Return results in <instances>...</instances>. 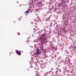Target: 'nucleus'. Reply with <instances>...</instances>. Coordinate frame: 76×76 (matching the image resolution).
I'll use <instances>...</instances> for the list:
<instances>
[{
	"label": "nucleus",
	"instance_id": "1",
	"mask_svg": "<svg viewBox=\"0 0 76 76\" xmlns=\"http://www.w3.org/2000/svg\"><path fill=\"white\" fill-rule=\"evenodd\" d=\"M42 43H47V37H45V34H42V36L39 39Z\"/></svg>",
	"mask_w": 76,
	"mask_h": 76
},
{
	"label": "nucleus",
	"instance_id": "2",
	"mask_svg": "<svg viewBox=\"0 0 76 76\" xmlns=\"http://www.w3.org/2000/svg\"><path fill=\"white\" fill-rule=\"evenodd\" d=\"M36 51L37 53V54H41V51H40V50H39V49H37L36 50Z\"/></svg>",
	"mask_w": 76,
	"mask_h": 76
},
{
	"label": "nucleus",
	"instance_id": "3",
	"mask_svg": "<svg viewBox=\"0 0 76 76\" xmlns=\"http://www.w3.org/2000/svg\"><path fill=\"white\" fill-rule=\"evenodd\" d=\"M16 53L17 54H18V55H19V56H20V55H21V53L20 52V51H18V50L16 51Z\"/></svg>",
	"mask_w": 76,
	"mask_h": 76
},
{
	"label": "nucleus",
	"instance_id": "4",
	"mask_svg": "<svg viewBox=\"0 0 76 76\" xmlns=\"http://www.w3.org/2000/svg\"><path fill=\"white\" fill-rule=\"evenodd\" d=\"M37 4L38 6H41V5L42 4V3L41 1H39L37 2Z\"/></svg>",
	"mask_w": 76,
	"mask_h": 76
},
{
	"label": "nucleus",
	"instance_id": "5",
	"mask_svg": "<svg viewBox=\"0 0 76 76\" xmlns=\"http://www.w3.org/2000/svg\"><path fill=\"white\" fill-rule=\"evenodd\" d=\"M30 12L29 11V10H28L27 11L25 12L24 13H26V14H29Z\"/></svg>",
	"mask_w": 76,
	"mask_h": 76
},
{
	"label": "nucleus",
	"instance_id": "6",
	"mask_svg": "<svg viewBox=\"0 0 76 76\" xmlns=\"http://www.w3.org/2000/svg\"><path fill=\"white\" fill-rule=\"evenodd\" d=\"M65 0H63L62 1H61V4H64V3H65Z\"/></svg>",
	"mask_w": 76,
	"mask_h": 76
},
{
	"label": "nucleus",
	"instance_id": "7",
	"mask_svg": "<svg viewBox=\"0 0 76 76\" xmlns=\"http://www.w3.org/2000/svg\"><path fill=\"white\" fill-rule=\"evenodd\" d=\"M58 6H60V7H61V3L59 4H58Z\"/></svg>",
	"mask_w": 76,
	"mask_h": 76
},
{
	"label": "nucleus",
	"instance_id": "8",
	"mask_svg": "<svg viewBox=\"0 0 76 76\" xmlns=\"http://www.w3.org/2000/svg\"><path fill=\"white\" fill-rule=\"evenodd\" d=\"M42 66H43V64H41V67H42Z\"/></svg>",
	"mask_w": 76,
	"mask_h": 76
},
{
	"label": "nucleus",
	"instance_id": "9",
	"mask_svg": "<svg viewBox=\"0 0 76 76\" xmlns=\"http://www.w3.org/2000/svg\"><path fill=\"white\" fill-rule=\"evenodd\" d=\"M58 70H57V71H56V74H57V73H58Z\"/></svg>",
	"mask_w": 76,
	"mask_h": 76
},
{
	"label": "nucleus",
	"instance_id": "10",
	"mask_svg": "<svg viewBox=\"0 0 76 76\" xmlns=\"http://www.w3.org/2000/svg\"><path fill=\"white\" fill-rule=\"evenodd\" d=\"M39 74L38 73H37L36 74V75L37 76H39L38 75V74Z\"/></svg>",
	"mask_w": 76,
	"mask_h": 76
},
{
	"label": "nucleus",
	"instance_id": "11",
	"mask_svg": "<svg viewBox=\"0 0 76 76\" xmlns=\"http://www.w3.org/2000/svg\"><path fill=\"white\" fill-rule=\"evenodd\" d=\"M76 48V46H75V47H74V48L75 49V48Z\"/></svg>",
	"mask_w": 76,
	"mask_h": 76
},
{
	"label": "nucleus",
	"instance_id": "12",
	"mask_svg": "<svg viewBox=\"0 0 76 76\" xmlns=\"http://www.w3.org/2000/svg\"><path fill=\"white\" fill-rule=\"evenodd\" d=\"M50 72H52V71L49 72V73H50Z\"/></svg>",
	"mask_w": 76,
	"mask_h": 76
},
{
	"label": "nucleus",
	"instance_id": "13",
	"mask_svg": "<svg viewBox=\"0 0 76 76\" xmlns=\"http://www.w3.org/2000/svg\"><path fill=\"white\" fill-rule=\"evenodd\" d=\"M50 9L51 10H52V9H53V8H50Z\"/></svg>",
	"mask_w": 76,
	"mask_h": 76
},
{
	"label": "nucleus",
	"instance_id": "14",
	"mask_svg": "<svg viewBox=\"0 0 76 76\" xmlns=\"http://www.w3.org/2000/svg\"><path fill=\"white\" fill-rule=\"evenodd\" d=\"M57 69V70H58V68H57V69Z\"/></svg>",
	"mask_w": 76,
	"mask_h": 76
},
{
	"label": "nucleus",
	"instance_id": "15",
	"mask_svg": "<svg viewBox=\"0 0 76 76\" xmlns=\"http://www.w3.org/2000/svg\"><path fill=\"white\" fill-rule=\"evenodd\" d=\"M62 30H64V28H63Z\"/></svg>",
	"mask_w": 76,
	"mask_h": 76
},
{
	"label": "nucleus",
	"instance_id": "16",
	"mask_svg": "<svg viewBox=\"0 0 76 76\" xmlns=\"http://www.w3.org/2000/svg\"><path fill=\"white\" fill-rule=\"evenodd\" d=\"M55 57H56V56H55Z\"/></svg>",
	"mask_w": 76,
	"mask_h": 76
},
{
	"label": "nucleus",
	"instance_id": "17",
	"mask_svg": "<svg viewBox=\"0 0 76 76\" xmlns=\"http://www.w3.org/2000/svg\"><path fill=\"white\" fill-rule=\"evenodd\" d=\"M51 48H53V47H51Z\"/></svg>",
	"mask_w": 76,
	"mask_h": 76
},
{
	"label": "nucleus",
	"instance_id": "18",
	"mask_svg": "<svg viewBox=\"0 0 76 76\" xmlns=\"http://www.w3.org/2000/svg\"><path fill=\"white\" fill-rule=\"evenodd\" d=\"M23 52V51H22V52Z\"/></svg>",
	"mask_w": 76,
	"mask_h": 76
},
{
	"label": "nucleus",
	"instance_id": "19",
	"mask_svg": "<svg viewBox=\"0 0 76 76\" xmlns=\"http://www.w3.org/2000/svg\"><path fill=\"white\" fill-rule=\"evenodd\" d=\"M62 0V1H63V0Z\"/></svg>",
	"mask_w": 76,
	"mask_h": 76
}]
</instances>
